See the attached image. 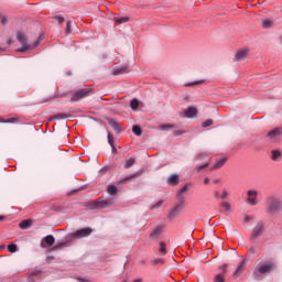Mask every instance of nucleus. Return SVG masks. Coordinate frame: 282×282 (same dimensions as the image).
Masks as SVG:
<instances>
[{"instance_id":"f257e3e1","label":"nucleus","mask_w":282,"mask_h":282,"mask_svg":"<svg viewBox=\"0 0 282 282\" xmlns=\"http://www.w3.org/2000/svg\"><path fill=\"white\" fill-rule=\"evenodd\" d=\"M282 208V202L281 198L276 196H269L267 199V210L271 215H275V213H279Z\"/></svg>"},{"instance_id":"f03ea898","label":"nucleus","mask_w":282,"mask_h":282,"mask_svg":"<svg viewBox=\"0 0 282 282\" xmlns=\"http://www.w3.org/2000/svg\"><path fill=\"white\" fill-rule=\"evenodd\" d=\"M274 270V264L272 263H262L258 264L253 271V276L259 279L261 274H268Z\"/></svg>"},{"instance_id":"7ed1b4c3","label":"nucleus","mask_w":282,"mask_h":282,"mask_svg":"<svg viewBox=\"0 0 282 282\" xmlns=\"http://www.w3.org/2000/svg\"><path fill=\"white\" fill-rule=\"evenodd\" d=\"M18 41L21 43L22 47L18 48V52H28V50H32L39 45L40 41H43V39L40 37V40L33 45H28V37L22 32H19L17 35Z\"/></svg>"},{"instance_id":"20e7f679","label":"nucleus","mask_w":282,"mask_h":282,"mask_svg":"<svg viewBox=\"0 0 282 282\" xmlns=\"http://www.w3.org/2000/svg\"><path fill=\"white\" fill-rule=\"evenodd\" d=\"M184 204H186V198L181 196L178 203L170 212L169 219H175V217H180L184 210Z\"/></svg>"},{"instance_id":"39448f33","label":"nucleus","mask_w":282,"mask_h":282,"mask_svg":"<svg viewBox=\"0 0 282 282\" xmlns=\"http://www.w3.org/2000/svg\"><path fill=\"white\" fill-rule=\"evenodd\" d=\"M116 204V199L111 198H99L91 203V208H107L109 206H113Z\"/></svg>"},{"instance_id":"423d86ee","label":"nucleus","mask_w":282,"mask_h":282,"mask_svg":"<svg viewBox=\"0 0 282 282\" xmlns=\"http://www.w3.org/2000/svg\"><path fill=\"white\" fill-rule=\"evenodd\" d=\"M247 202L250 206H257L259 204V191L257 189H249L247 192Z\"/></svg>"},{"instance_id":"0eeeda50","label":"nucleus","mask_w":282,"mask_h":282,"mask_svg":"<svg viewBox=\"0 0 282 282\" xmlns=\"http://www.w3.org/2000/svg\"><path fill=\"white\" fill-rule=\"evenodd\" d=\"M91 232H94V230L89 227L84 228V229H79L75 232H72L69 236L73 237L74 239H83L85 237H89V235H91Z\"/></svg>"},{"instance_id":"6e6552de","label":"nucleus","mask_w":282,"mask_h":282,"mask_svg":"<svg viewBox=\"0 0 282 282\" xmlns=\"http://www.w3.org/2000/svg\"><path fill=\"white\" fill-rule=\"evenodd\" d=\"M248 54H250V51L248 48H242L236 52L234 61L236 63H239L240 61H246L248 58Z\"/></svg>"},{"instance_id":"1a4fd4ad","label":"nucleus","mask_w":282,"mask_h":282,"mask_svg":"<svg viewBox=\"0 0 282 282\" xmlns=\"http://www.w3.org/2000/svg\"><path fill=\"white\" fill-rule=\"evenodd\" d=\"M87 96H89V89L84 88L75 93L74 96L72 97V100L73 101L82 100V98H87Z\"/></svg>"},{"instance_id":"9d476101","label":"nucleus","mask_w":282,"mask_h":282,"mask_svg":"<svg viewBox=\"0 0 282 282\" xmlns=\"http://www.w3.org/2000/svg\"><path fill=\"white\" fill-rule=\"evenodd\" d=\"M281 135H282V128H275L268 133V138H270V140H279Z\"/></svg>"},{"instance_id":"9b49d317","label":"nucleus","mask_w":282,"mask_h":282,"mask_svg":"<svg viewBox=\"0 0 282 282\" xmlns=\"http://www.w3.org/2000/svg\"><path fill=\"white\" fill-rule=\"evenodd\" d=\"M262 232H263V224L258 223L252 230V239H257V237H259V235H261Z\"/></svg>"},{"instance_id":"f8f14e48","label":"nucleus","mask_w":282,"mask_h":282,"mask_svg":"<svg viewBox=\"0 0 282 282\" xmlns=\"http://www.w3.org/2000/svg\"><path fill=\"white\" fill-rule=\"evenodd\" d=\"M245 268H246V260H242L240 264L237 267L236 271L234 272V276H241Z\"/></svg>"},{"instance_id":"ddd939ff","label":"nucleus","mask_w":282,"mask_h":282,"mask_svg":"<svg viewBox=\"0 0 282 282\" xmlns=\"http://www.w3.org/2000/svg\"><path fill=\"white\" fill-rule=\"evenodd\" d=\"M109 127L113 129L117 133H120V123L116 119H109L108 121Z\"/></svg>"},{"instance_id":"4468645a","label":"nucleus","mask_w":282,"mask_h":282,"mask_svg":"<svg viewBox=\"0 0 282 282\" xmlns=\"http://www.w3.org/2000/svg\"><path fill=\"white\" fill-rule=\"evenodd\" d=\"M186 118H195L197 116V109L195 107H189L184 111Z\"/></svg>"},{"instance_id":"2eb2a0df","label":"nucleus","mask_w":282,"mask_h":282,"mask_svg":"<svg viewBox=\"0 0 282 282\" xmlns=\"http://www.w3.org/2000/svg\"><path fill=\"white\" fill-rule=\"evenodd\" d=\"M226 162H227V159H220L216 161V163L210 167V171H217V169H221V166H224Z\"/></svg>"},{"instance_id":"dca6fc26","label":"nucleus","mask_w":282,"mask_h":282,"mask_svg":"<svg viewBox=\"0 0 282 282\" xmlns=\"http://www.w3.org/2000/svg\"><path fill=\"white\" fill-rule=\"evenodd\" d=\"M167 183L171 184V186H175V185L180 184V176L177 174L171 175L167 178Z\"/></svg>"},{"instance_id":"f3484780","label":"nucleus","mask_w":282,"mask_h":282,"mask_svg":"<svg viewBox=\"0 0 282 282\" xmlns=\"http://www.w3.org/2000/svg\"><path fill=\"white\" fill-rule=\"evenodd\" d=\"M19 228H21V230H28V228H32V220H30V219L22 220L19 224Z\"/></svg>"},{"instance_id":"a211bd4d","label":"nucleus","mask_w":282,"mask_h":282,"mask_svg":"<svg viewBox=\"0 0 282 282\" xmlns=\"http://www.w3.org/2000/svg\"><path fill=\"white\" fill-rule=\"evenodd\" d=\"M162 227L158 226L150 234L151 239H158L162 235Z\"/></svg>"},{"instance_id":"6ab92c4d","label":"nucleus","mask_w":282,"mask_h":282,"mask_svg":"<svg viewBox=\"0 0 282 282\" xmlns=\"http://www.w3.org/2000/svg\"><path fill=\"white\" fill-rule=\"evenodd\" d=\"M34 276H41V270L34 269L33 271H31L29 275V282H35L36 280L34 279Z\"/></svg>"},{"instance_id":"aec40b11","label":"nucleus","mask_w":282,"mask_h":282,"mask_svg":"<svg viewBox=\"0 0 282 282\" xmlns=\"http://www.w3.org/2000/svg\"><path fill=\"white\" fill-rule=\"evenodd\" d=\"M279 158H282V151L281 150H272L271 151V160L276 162V160H279Z\"/></svg>"},{"instance_id":"412c9836","label":"nucleus","mask_w":282,"mask_h":282,"mask_svg":"<svg viewBox=\"0 0 282 282\" xmlns=\"http://www.w3.org/2000/svg\"><path fill=\"white\" fill-rule=\"evenodd\" d=\"M113 21H117V23H127V22L129 21V18L116 15V17L113 18Z\"/></svg>"},{"instance_id":"4be33fe9","label":"nucleus","mask_w":282,"mask_h":282,"mask_svg":"<svg viewBox=\"0 0 282 282\" xmlns=\"http://www.w3.org/2000/svg\"><path fill=\"white\" fill-rule=\"evenodd\" d=\"M44 241L45 243H47V246H52L53 243H55L56 240L54 239V236L48 235L44 238Z\"/></svg>"},{"instance_id":"5701e85b","label":"nucleus","mask_w":282,"mask_h":282,"mask_svg":"<svg viewBox=\"0 0 282 282\" xmlns=\"http://www.w3.org/2000/svg\"><path fill=\"white\" fill-rule=\"evenodd\" d=\"M133 164H135V158H131V159L127 160L126 164H124V169H131V166H133Z\"/></svg>"},{"instance_id":"b1692460","label":"nucleus","mask_w":282,"mask_h":282,"mask_svg":"<svg viewBox=\"0 0 282 282\" xmlns=\"http://www.w3.org/2000/svg\"><path fill=\"white\" fill-rule=\"evenodd\" d=\"M140 106V101H138V99H132L130 101V107L133 111H135V109H138V107Z\"/></svg>"},{"instance_id":"393cba45","label":"nucleus","mask_w":282,"mask_h":282,"mask_svg":"<svg viewBox=\"0 0 282 282\" xmlns=\"http://www.w3.org/2000/svg\"><path fill=\"white\" fill-rule=\"evenodd\" d=\"M159 129L161 131H169V129H175V124H161Z\"/></svg>"},{"instance_id":"a878e982","label":"nucleus","mask_w":282,"mask_h":282,"mask_svg":"<svg viewBox=\"0 0 282 282\" xmlns=\"http://www.w3.org/2000/svg\"><path fill=\"white\" fill-rule=\"evenodd\" d=\"M272 20L270 19H265V20H262V28H264L265 30H268L271 25H272Z\"/></svg>"},{"instance_id":"bb28decb","label":"nucleus","mask_w":282,"mask_h":282,"mask_svg":"<svg viewBox=\"0 0 282 282\" xmlns=\"http://www.w3.org/2000/svg\"><path fill=\"white\" fill-rule=\"evenodd\" d=\"M108 193L110 195H116V193H118V187L116 185L108 186Z\"/></svg>"},{"instance_id":"cd10ccee","label":"nucleus","mask_w":282,"mask_h":282,"mask_svg":"<svg viewBox=\"0 0 282 282\" xmlns=\"http://www.w3.org/2000/svg\"><path fill=\"white\" fill-rule=\"evenodd\" d=\"M186 191H188V185H185L177 194V200L180 202L181 197H184V193H186Z\"/></svg>"},{"instance_id":"c85d7f7f","label":"nucleus","mask_w":282,"mask_h":282,"mask_svg":"<svg viewBox=\"0 0 282 282\" xmlns=\"http://www.w3.org/2000/svg\"><path fill=\"white\" fill-rule=\"evenodd\" d=\"M132 131L135 135H142V128H140L139 126H133Z\"/></svg>"},{"instance_id":"c756f323","label":"nucleus","mask_w":282,"mask_h":282,"mask_svg":"<svg viewBox=\"0 0 282 282\" xmlns=\"http://www.w3.org/2000/svg\"><path fill=\"white\" fill-rule=\"evenodd\" d=\"M7 250H8L9 252L14 253V252H17V251L19 250V248L17 247V245H9L8 248H7Z\"/></svg>"},{"instance_id":"7c9ffc66","label":"nucleus","mask_w":282,"mask_h":282,"mask_svg":"<svg viewBox=\"0 0 282 282\" xmlns=\"http://www.w3.org/2000/svg\"><path fill=\"white\" fill-rule=\"evenodd\" d=\"M160 252L161 254H166V245L164 242H160Z\"/></svg>"},{"instance_id":"2f4dec72","label":"nucleus","mask_w":282,"mask_h":282,"mask_svg":"<svg viewBox=\"0 0 282 282\" xmlns=\"http://www.w3.org/2000/svg\"><path fill=\"white\" fill-rule=\"evenodd\" d=\"M202 80H196V82H192V83H186L185 87H194V85H202Z\"/></svg>"},{"instance_id":"473e14b6","label":"nucleus","mask_w":282,"mask_h":282,"mask_svg":"<svg viewBox=\"0 0 282 282\" xmlns=\"http://www.w3.org/2000/svg\"><path fill=\"white\" fill-rule=\"evenodd\" d=\"M226 279L221 274H217L214 279V282H224Z\"/></svg>"},{"instance_id":"72a5a7b5","label":"nucleus","mask_w":282,"mask_h":282,"mask_svg":"<svg viewBox=\"0 0 282 282\" xmlns=\"http://www.w3.org/2000/svg\"><path fill=\"white\" fill-rule=\"evenodd\" d=\"M72 25H74L72 22L66 23V33L72 34Z\"/></svg>"},{"instance_id":"f704fd0d","label":"nucleus","mask_w":282,"mask_h":282,"mask_svg":"<svg viewBox=\"0 0 282 282\" xmlns=\"http://www.w3.org/2000/svg\"><path fill=\"white\" fill-rule=\"evenodd\" d=\"M108 143L110 144V147H113V134L108 132Z\"/></svg>"},{"instance_id":"c9c22d12","label":"nucleus","mask_w":282,"mask_h":282,"mask_svg":"<svg viewBox=\"0 0 282 282\" xmlns=\"http://www.w3.org/2000/svg\"><path fill=\"white\" fill-rule=\"evenodd\" d=\"M223 208L224 210H226L227 213H230L232 209L230 208V205L228 203H223Z\"/></svg>"},{"instance_id":"e433bc0d","label":"nucleus","mask_w":282,"mask_h":282,"mask_svg":"<svg viewBox=\"0 0 282 282\" xmlns=\"http://www.w3.org/2000/svg\"><path fill=\"white\" fill-rule=\"evenodd\" d=\"M213 124V119H208L206 121L203 122V127L206 128V127H210Z\"/></svg>"},{"instance_id":"4c0bfd02","label":"nucleus","mask_w":282,"mask_h":282,"mask_svg":"<svg viewBox=\"0 0 282 282\" xmlns=\"http://www.w3.org/2000/svg\"><path fill=\"white\" fill-rule=\"evenodd\" d=\"M204 169H208V163H205L204 165L196 167V171H197V173H199V171H202Z\"/></svg>"},{"instance_id":"58836bf2","label":"nucleus","mask_w":282,"mask_h":282,"mask_svg":"<svg viewBox=\"0 0 282 282\" xmlns=\"http://www.w3.org/2000/svg\"><path fill=\"white\" fill-rule=\"evenodd\" d=\"M184 133H186V131L174 130V135H184Z\"/></svg>"},{"instance_id":"ea45409f","label":"nucleus","mask_w":282,"mask_h":282,"mask_svg":"<svg viewBox=\"0 0 282 282\" xmlns=\"http://www.w3.org/2000/svg\"><path fill=\"white\" fill-rule=\"evenodd\" d=\"M160 206H162V200H159L156 204H154L151 209H155V208H160Z\"/></svg>"},{"instance_id":"a19ab883","label":"nucleus","mask_w":282,"mask_h":282,"mask_svg":"<svg viewBox=\"0 0 282 282\" xmlns=\"http://www.w3.org/2000/svg\"><path fill=\"white\" fill-rule=\"evenodd\" d=\"M55 21H57V23H63V21H65V19L61 15L55 17Z\"/></svg>"},{"instance_id":"79ce46f5","label":"nucleus","mask_w":282,"mask_h":282,"mask_svg":"<svg viewBox=\"0 0 282 282\" xmlns=\"http://www.w3.org/2000/svg\"><path fill=\"white\" fill-rule=\"evenodd\" d=\"M226 197H228V192L224 189L223 195L220 196V199H226Z\"/></svg>"},{"instance_id":"37998d69","label":"nucleus","mask_w":282,"mask_h":282,"mask_svg":"<svg viewBox=\"0 0 282 282\" xmlns=\"http://www.w3.org/2000/svg\"><path fill=\"white\" fill-rule=\"evenodd\" d=\"M64 246L65 243H59L56 247H54L53 250H61Z\"/></svg>"},{"instance_id":"c03bdc74","label":"nucleus","mask_w":282,"mask_h":282,"mask_svg":"<svg viewBox=\"0 0 282 282\" xmlns=\"http://www.w3.org/2000/svg\"><path fill=\"white\" fill-rule=\"evenodd\" d=\"M204 184H210V178L205 177V178H204Z\"/></svg>"},{"instance_id":"a18cd8bd","label":"nucleus","mask_w":282,"mask_h":282,"mask_svg":"<svg viewBox=\"0 0 282 282\" xmlns=\"http://www.w3.org/2000/svg\"><path fill=\"white\" fill-rule=\"evenodd\" d=\"M221 270H223V272H226V270H228V264H224V265L221 267Z\"/></svg>"},{"instance_id":"49530a36","label":"nucleus","mask_w":282,"mask_h":282,"mask_svg":"<svg viewBox=\"0 0 282 282\" xmlns=\"http://www.w3.org/2000/svg\"><path fill=\"white\" fill-rule=\"evenodd\" d=\"M154 263H164V260H162V259H156V260H154Z\"/></svg>"},{"instance_id":"de8ad7c7","label":"nucleus","mask_w":282,"mask_h":282,"mask_svg":"<svg viewBox=\"0 0 282 282\" xmlns=\"http://www.w3.org/2000/svg\"><path fill=\"white\" fill-rule=\"evenodd\" d=\"M251 220H252V217H250V216L245 217V221H251Z\"/></svg>"},{"instance_id":"09e8293b","label":"nucleus","mask_w":282,"mask_h":282,"mask_svg":"<svg viewBox=\"0 0 282 282\" xmlns=\"http://www.w3.org/2000/svg\"><path fill=\"white\" fill-rule=\"evenodd\" d=\"M124 73V70H120V69H117L116 72H115V74H123Z\"/></svg>"},{"instance_id":"8fccbe9b","label":"nucleus","mask_w":282,"mask_h":282,"mask_svg":"<svg viewBox=\"0 0 282 282\" xmlns=\"http://www.w3.org/2000/svg\"><path fill=\"white\" fill-rule=\"evenodd\" d=\"M78 281H80V282H89V280H86V279H83V278H79Z\"/></svg>"},{"instance_id":"3c124183","label":"nucleus","mask_w":282,"mask_h":282,"mask_svg":"<svg viewBox=\"0 0 282 282\" xmlns=\"http://www.w3.org/2000/svg\"><path fill=\"white\" fill-rule=\"evenodd\" d=\"M12 43H14V40L10 39V40L8 41V44H9V45H12Z\"/></svg>"},{"instance_id":"603ef678","label":"nucleus","mask_w":282,"mask_h":282,"mask_svg":"<svg viewBox=\"0 0 282 282\" xmlns=\"http://www.w3.org/2000/svg\"><path fill=\"white\" fill-rule=\"evenodd\" d=\"M214 195H215V197H221V196H219V192H214Z\"/></svg>"},{"instance_id":"864d4df0","label":"nucleus","mask_w":282,"mask_h":282,"mask_svg":"<svg viewBox=\"0 0 282 282\" xmlns=\"http://www.w3.org/2000/svg\"><path fill=\"white\" fill-rule=\"evenodd\" d=\"M2 23H3V24H7V23H8V21L6 20V18L2 19Z\"/></svg>"},{"instance_id":"5fc2aeb1","label":"nucleus","mask_w":282,"mask_h":282,"mask_svg":"<svg viewBox=\"0 0 282 282\" xmlns=\"http://www.w3.org/2000/svg\"><path fill=\"white\" fill-rule=\"evenodd\" d=\"M2 122H14V119H10V120L2 121Z\"/></svg>"},{"instance_id":"6e6d98bb","label":"nucleus","mask_w":282,"mask_h":282,"mask_svg":"<svg viewBox=\"0 0 282 282\" xmlns=\"http://www.w3.org/2000/svg\"><path fill=\"white\" fill-rule=\"evenodd\" d=\"M214 184H219V180H214Z\"/></svg>"},{"instance_id":"4d7b16f0","label":"nucleus","mask_w":282,"mask_h":282,"mask_svg":"<svg viewBox=\"0 0 282 282\" xmlns=\"http://www.w3.org/2000/svg\"><path fill=\"white\" fill-rule=\"evenodd\" d=\"M133 282H142V279H137Z\"/></svg>"},{"instance_id":"13d9d810","label":"nucleus","mask_w":282,"mask_h":282,"mask_svg":"<svg viewBox=\"0 0 282 282\" xmlns=\"http://www.w3.org/2000/svg\"><path fill=\"white\" fill-rule=\"evenodd\" d=\"M111 148H112L113 153H116V147L112 145Z\"/></svg>"},{"instance_id":"bf43d9fd","label":"nucleus","mask_w":282,"mask_h":282,"mask_svg":"<svg viewBox=\"0 0 282 282\" xmlns=\"http://www.w3.org/2000/svg\"><path fill=\"white\" fill-rule=\"evenodd\" d=\"M0 221H3V216H0Z\"/></svg>"},{"instance_id":"052dcab7","label":"nucleus","mask_w":282,"mask_h":282,"mask_svg":"<svg viewBox=\"0 0 282 282\" xmlns=\"http://www.w3.org/2000/svg\"><path fill=\"white\" fill-rule=\"evenodd\" d=\"M131 177H133V175H130V176L128 177V180H131Z\"/></svg>"},{"instance_id":"680f3d73","label":"nucleus","mask_w":282,"mask_h":282,"mask_svg":"<svg viewBox=\"0 0 282 282\" xmlns=\"http://www.w3.org/2000/svg\"><path fill=\"white\" fill-rule=\"evenodd\" d=\"M122 282H127V280L122 281Z\"/></svg>"}]
</instances>
